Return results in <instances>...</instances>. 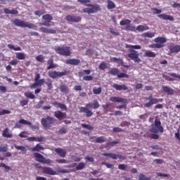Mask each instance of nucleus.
I'll return each mask as SVG.
<instances>
[{
    "label": "nucleus",
    "instance_id": "nucleus-45",
    "mask_svg": "<svg viewBox=\"0 0 180 180\" xmlns=\"http://www.w3.org/2000/svg\"><path fill=\"white\" fill-rule=\"evenodd\" d=\"M46 85L47 86L48 89L50 90L53 89V82L50 79H47V82H46Z\"/></svg>",
    "mask_w": 180,
    "mask_h": 180
},
{
    "label": "nucleus",
    "instance_id": "nucleus-47",
    "mask_svg": "<svg viewBox=\"0 0 180 180\" xmlns=\"http://www.w3.org/2000/svg\"><path fill=\"white\" fill-rule=\"evenodd\" d=\"M85 168V163L80 162L76 167L77 171H81V169H84Z\"/></svg>",
    "mask_w": 180,
    "mask_h": 180
},
{
    "label": "nucleus",
    "instance_id": "nucleus-6",
    "mask_svg": "<svg viewBox=\"0 0 180 180\" xmlns=\"http://www.w3.org/2000/svg\"><path fill=\"white\" fill-rule=\"evenodd\" d=\"M68 74H70V71L67 70H64L63 72H57L54 70L49 71L48 72L49 77H50V78H53V79L56 78H61V77H65V75H68Z\"/></svg>",
    "mask_w": 180,
    "mask_h": 180
},
{
    "label": "nucleus",
    "instance_id": "nucleus-42",
    "mask_svg": "<svg viewBox=\"0 0 180 180\" xmlns=\"http://www.w3.org/2000/svg\"><path fill=\"white\" fill-rule=\"evenodd\" d=\"M106 141V139L105 136H98L96 139V143H105Z\"/></svg>",
    "mask_w": 180,
    "mask_h": 180
},
{
    "label": "nucleus",
    "instance_id": "nucleus-63",
    "mask_svg": "<svg viewBox=\"0 0 180 180\" xmlns=\"http://www.w3.org/2000/svg\"><path fill=\"white\" fill-rule=\"evenodd\" d=\"M36 83L37 84L38 86H42V85L44 84V79H41L39 80H37Z\"/></svg>",
    "mask_w": 180,
    "mask_h": 180
},
{
    "label": "nucleus",
    "instance_id": "nucleus-18",
    "mask_svg": "<svg viewBox=\"0 0 180 180\" xmlns=\"http://www.w3.org/2000/svg\"><path fill=\"white\" fill-rule=\"evenodd\" d=\"M54 116L58 120H63V119H65L66 114L60 110H57L54 112Z\"/></svg>",
    "mask_w": 180,
    "mask_h": 180
},
{
    "label": "nucleus",
    "instance_id": "nucleus-16",
    "mask_svg": "<svg viewBox=\"0 0 180 180\" xmlns=\"http://www.w3.org/2000/svg\"><path fill=\"white\" fill-rule=\"evenodd\" d=\"M112 88H114V89H115V91H127L129 89V88L127 87V86H126V84H114L112 85Z\"/></svg>",
    "mask_w": 180,
    "mask_h": 180
},
{
    "label": "nucleus",
    "instance_id": "nucleus-24",
    "mask_svg": "<svg viewBox=\"0 0 180 180\" xmlns=\"http://www.w3.org/2000/svg\"><path fill=\"white\" fill-rule=\"evenodd\" d=\"M2 136L3 137H6V139H12V137H13V135L9 133V128L4 129V130L2 132Z\"/></svg>",
    "mask_w": 180,
    "mask_h": 180
},
{
    "label": "nucleus",
    "instance_id": "nucleus-59",
    "mask_svg": "<svg viewBox=\"0 0 180 180\" xmlns=\"http://www.w3.org/2000/svg\"><path fill=\"white\" fill-rule=\"evenodd\" d=\"M37 61H39V63H43L44 61V58L42 55H39L36 57Z\"/></svg>",
    "mask_w": 180,
    "mask_h": 180
},
{
    "label": "nucleus",
    "instance_id": "nucleus-55",
    "mask_svg": "<svg viewBox=\"0 0 180 180\" xmlns=\"http://www.w3.org/2000/svg\"><path fill=\"white\" fill-rule=\"evenodd\" d=\"M19 123H20L21 124H32V122H30V121H27L23 119L20 120Z\"/></svg>",
    "mask_w": 180,
    "mask_h": 180
},
{
    "label": "nucleus",
    "instance_id": "nucleus-48",
    "mask_svg": "<svg viewBox=\"0 0 180 180\" xmlns=\"http://www.w3.org/2000/svg\"><path fill=\"white\" fill-rule=\"evenodd\" d=\"M34 13L36 16H41V15H44V13H46V11L45 10L36 11H34Z\"/></svg>",
    "mask_w": 180,
    "mask_h": 180
},
{
    "label": "nucleus",
    "instance_id": "nucleus-21",
    "mask_svg": "<svg viewBox=\"0 0 180 180\" xmlns=\"http://www.w3.org/2000/svg\"><path fill=\"white\" fill-rule=\"evenodd\" d=\"M34 157L35 158V161H37V162H41L43 164V162L44 161V156L39 153H34Z\"/></svg>",
    "mask_w": 180,
    "mask_h": 180
},
{
    "label": "nucleus",
    "instance_id": "nucleus-54",
    "mask_svg": "<svg viewBox=\"0 0 180 180\" xmlns=\"http://www.w3.org/2000/svg\"><path fill=\"white\" fill-rule=\"evenodd\" d=\"M94 79V77L92 75H86L83 77L84 81H92Z\"/></svg>",
    "mask_w": 180,
    "mask_h": 180
},
{
    "label": "nucleus",
    "instance_id": "nucleus-33",
    "mask_svg": "<svg viewBox=\"0 0 180 180\" xmlns=\"http://www.w3.org/2000/svg\"><path fill=\"white\" fill-rule=\"evenodd\" d=\"M107 8H108V9H115L116 8V5L115 4V3L112 1L108 0V4H107Z\"/></svg>",
    "mask_w": 180,
    "mask_h": 180
},
{
    "label": "nucleus",
    "instance_id": "nucleus-46",
    "mask_svg": "<svg viewBox=\"0 0 180 180\" xmlns=\"http://www.w3.org/2000/svg\"><path fill=\"white\" fill-rule=\"evenodd\" d=\"M93 93L94 94V95H100V94H102V88L98 87L97 89H94Z\"/></svg>",
    "mask_w": 180,
    "mask_h": 180
},
{
    "label": "nucleus",
    "instance_id": "nucleus-5",
    "mask_svg": "<svg viewBox=\"0 0 180 180\" xmlns=\"http://www.w3.org/2000/svg\"><path fill=\"white\" fill-rule=\"evenodd\" d=\"M13 24L15 26H18V27H28V29H34V24L29 23L18 18L13 20Z\"/></svg>",
    "mask_w": 180,
    "mask_h": 180
},
{
    "label": "nucleus",
    "instance_id": "nucleus-20",
    "mask_svg": "<svg viewBox=\"0 0 180 180\" xmlns=\"http://www.w3.org/2000/svg\"><path fill=\"white\" fill-rule=\"evenodd\" d=\"M39 31L42 32V33H49L51 34H56L57 31L53 29H48L44 27H41L39 28Z\"/></svg>",
    "mask_w": 180,
    "mask_h": 180
},
{
    "label": "nucleus",
    "instance_id": "nucleus-23",
    "mask_svg": "<svg viewBox=\"0 0 180 180\" xmlns=\"http://www.w3.org/2000/svg\"><path fill=\"white\" fill-rule=\"evenodd\" d=\"M47 70H51L53 68H56L57 65L54 64V60L52 58H50L49 60H47Z\"/></svg>",
    "mask_w": 180,
    "mask_h": 180
},
{
    "label": "nucleus",
    "instance_id": "nucleus-11",
    "mask_svg": "<svg viewBox=\"0 0 180 180\" xmlns=\"http://www.w3.org/2000/svg\"><path fill=\"white\" fill-rule=\"evenodd\" d=\"M42 19L45 20L44 22H41L40 26H46V27H50L51 26V20H53V16L50 14H46L42 16Z\"/></svg>",
    "mask_w": 180,
    "mask_h": 180
},
{
    "label": "nucleus",
    "instance_id": "nucleus-15",
    "mask_svg": "<svg viewBox=\"0 0 180 180\" xmlns=\"http://www.w3.org/2000/svg\"><path fill=\"white\" fill-rule=\"evenodd\" d=\"M81 60L79 59H68L65 60V64L68 65H79Z\"/></svg>",
    "mask_w": 180,
    "mask_h": 180
},
{
    "label": "nucleus",
    "instance_id": "nucleus-2",
    "mask_svg": "<svg viewBox=\"0 0 180 180\" xmlns=\"http://www.w3.org/2000/svg\"><path fill=\"white\" fill-rule=\"evenodd\" d=\"M100 106L101 105H99L98 100H94L93 103H89L86 105V107H80L79 112L80 113H86V117H91V116L94 115V112L89 110V108H92V109H98Z\"/></svg>",
    "mask_w": 180,
    "mask_h": 180
},
{
    "label": "nucleus",
    "instance_id": "nucleus-58",
    "mask_svg": "<svg viewBox=\"0 0 180 180\" xmlns=\"http://www.w3.org/2000/svg\"><path fill=\"white\" fill-rule=\"evenodd\" d=\"M43 105H44V101H40L38 102V103L35 105V108L37 109H40V108H41V106H43Z\"/></svg>",
    "mask_w": 180,
    "mask_h": 180
},
{
    "label": "nucleus",
    "instance_id": "nucleus-56",
    "mask_svg": "<svg viewBox=\"0 0 180 180\" xmlns=\"http://www.w3.org/2000/svg\"><path fill=\"white\" fill-rule=\"evenodd\" d=\"M56 162H58V164H67L68 161L65 159H56Z\"/></svg>",
    "mask_w": 180,
    "mask_h": 180
},
{
    "label": "nucleus",
    "instance_id": "nucleus-26",
    "mask_svg": "<svg viewBox=\"0 0 180 180\" xmlns=\"http://www.w3.org/2000/svg\"><path fill=\"white\" fill-rule=\"evenodd\" d=\"M169 50L170 53H179L180 51V45L177 46H169Z\"/></svg>",
    "mask_w": 180,
    "mask_h": 180
},
{
    "label": "nucleus",
    "instance_id": "nucleus-27",
    "mask_svg": "<svg viewBox=\"0 0 180 180\" xmlns=\"http://www.w3.org/2000/svg\"><path fill=\"white\" fill-rule=\"evenodd\" d=\"M15 57L17 60H25L26 59V54L22 52H17L15 53Z\"/></svg>",
    "mask_w": 180,
    "mask_h": 180
},
{
    "label": "nucleus",
    "instance_id": "nucleus-43",
    "mask_svg": "<svg viewBox=\"0 0 180 180\" xmlns=\"http://www.w3.org/2000/svg\"><path fill=\"white\" fill-rule=\"evenodd\" d=\"M67 128L62 127L58 131V134L59 136H63V134H65V133H67Z\"/></svg>",
    "mask_w": 180,
    "mask_h": 180
},
{
    "label": "nucleus",
    "instance_id": "nucleus-1",
    "mask_svg": "<svg viewBox=\"0 0 180 180\" xmlns=\"http://www.w3.org/2000/svg\"><path fill=\"white\" fill-rule=\"evenodd\" d=\"M149 131H150V133H154L150 135L151 139L153 140H158L160 139V136H158L157 133H158V131H160V133H164V127L161 125V121L156 119L154 124L150 126Z\"/></svg>",
    "mask_w": 180,
    "mask_h": 180
},
{
    "label": "nucleus",
    "instance_id": "nucleus-50",
    "mask_svg": "<svg viewBox=\"0 0 180 180\" xmlns=\"http://www.w3.org/2000/svg\"><path fill=\"white\" fill-rule=\"evenodd\" d=\"M139 180H151L150 177H146V175L141 174L139 175Z\"/></svg>",
    "mask_w": 180,
    "mask_h": 180
},
{
    "label": "nucleus",
    "instance_id": "nucleus-41",
    "mask_svg": "<svg viewBox=\"0 0 180 180\" xmlns=\"http://www.w3.org/2000/svg\"><path fill=\"white\" fill-rule=\"evenodd\" d=\"M116 144H120V141L117 140V141H113L109 142L107 143V146H108L110 147H115V146H116Z\"/></svg>",
    "mask_w": 180,
    "mask_h": 180
},
{
    "label": "nucleus",
    "instance_id": "nucleus-29",
    "mask_svg": "<svg viewBox=\"0 0 180 180\" xmlns=\"http://www.w3.org/2000/svg\"><path fill=\"white\" fill-rule=\"evenodd\" d=\"M150 30V27L146 25H138L136 27V30H138V32H144V30Z\"/></svg>",
    "mask_w": 180,
    "mask_h": 180
},
{
    "label": "nucleus",
    "instance_id": "nucleus-35",
    "mask_svg": "<svg viewBox=\"0 0 180 180\" xmlns=\"http://www.w3.org/2000/svg\"><path fill=\"white\" fill-rule=\"evenodd\" d=\"M130 23H131V20L129 19L122 20L120 22V26H124V25L128 26L129 25H130Z\"/></svg>",
    "mask_w": 180,
    "mask_h": 180
},
{
    "label": "nucleus",
    "instance_id": "nucleus-57",
    "mask_svg": "<svg viewBox=\"0 0 180 180\" xmlns=\"http://www.w3.org/2000/svg\"><path fill=\"white\" fill-rule=\"evenodd\" d=\"M118 168L121 169V171H126V168H127V165L125 164H120L118 165Z\"/></svg>",
    "mask_w": 180,
    "mask_h": 180
},
{
    "label": "nucleus",
    "instance_id": "nucleus-60",
    "mask_svg": "<svg viewBox=\"0 0 180 180\" xmlns=\"http://www.w3.org/2000/svg\"><path fill=\"white\" fill-rule=\"evenodd\" d=\"M54 162L53 160L50 159H46V158H44V162H42V164H53Z\"/></svg>",
    "mask_w": 180,
    "mask_h": 180
},
{
    "label": "nucleus",
    "instance_id": "nucleus-38",
    "mask_svg": "<svg viewBox=\"0 0 180 180\" xmlns=\"http://www.w3.org/2000/svg\"><path fill=\"white\" fill-rule=\"evenodd\" d=\"M24 95L26 98H29V99H35L36 98V96H34V94H33V93H32V92H25L24 94Z\"/></svg>",
    "mask_w": 180,
    "mask_h": 180
},
{
    "label": "nucleus",
    "instance_id": "nucleus-10",
    "mask_svg": "<svg viewBox=\"0 0 180 180\" xmlns=\"http://www.w3.org/2000/svg\"><path fill=\"white\" fill-rule=\"evenodd\" d=\"M65 20L70 23H78L82 20V17L79 15H68L65 16Z\"/></svg>",
    "mask_w": 180,
    "mask_h": 180
},
{
    "label": "nucleus",
    "instance_id": "nucleus-53",
    "mask_svg": "<svg viewBox=\"0 0 180 180\" xmlns=\"http://www.w3.org/2000/svg\"><path fill=\"white\" fill-rule=\"evenodd\" d=\"M0 168H4L6 169V171H9L11 170V167L7 166L5 163H0Z\"/></svg>",
    "mask_w": 180,
    "mask_h": 180
},
{
    "label": "nucleus",
    "instance_id": "nucleus-62",
    "mask_svg": "<svg viewBox=\"0 0 180 180\" xmlns=\"http://www.w3.org/2000/svg\"><path fill=\"white\" fill-rule=\"evenodd\" d=\"M8 151V146H0V153H6Z\"/></svg>",
    "mask_w": 180,
    "mask_h": 180
},
{
    "label": "nucleus",
    "instance_id": "nucleus-25",
    "mask_svg": "<svg viewBox=\"0 0 180 180\" xmlns=\"http://www.w3.org/2000/svg\"><path fill=\"white\" fill-rule=\"evenodd\" d=\"M110 102H118L120 103L122 102V103H124L126 102V99L122 98V97H111L110 98Z\"/></svg>",
    "mask_w": 180,
    "mask_h": 180
},
{
    "label": "nucleus",
    "instance_id": "nucleus-34",
    "mask_svg": "<svg viewBox=\"0 0 180 180\" xmlns=\"http://www.w3.org/2000/svg\"><path fill=\"white\" fill-rule=\"evenodd\" d=\"M120 73V70L117 68H112L109 72V74H111V75L118 76Z\"/></svg>",
    "mask_w": 180,
    "mask_h": 180
},
{
    "label": "nucleus",
    "instance_id": "nucleus-31",
    "mask_svg": "<svg viewBox=\"0 0 180 180\" xmlns=\"http://www.w3.org/2000/svg\"><path fill=\"white\" fill-rule=\"evenodd\" d=\"M59 89H60V92L65 93V94H68V92L70 91V89H68V86H67L64 84L60 85L59 87Z\"/></svg>",
    "mask_w": 180,
    "mask_h": 180
},
{
    "label": "nucleus",
    "instance_id": "nucleus-17",
    "mask_svg": "<svg viewBox=\"0 0 180 180\" xmlns=\"http://www.w3.org/2000/svg\"><path fill=\"white\" fill-rule=\"evenodd\" d=\"M55 153H57L58 155L61 158H65V156L67 155V151L61 148H56Z\"/></svg>",
    "mask_w": 180,
    "mask_h": 180
},
{
    "label": "nucleus",
    "instance_id": "nucleus-44",
    "mask_svg": "<svg viewBox=\"0 0 180 180\" xmlns=\"http://www.w3.org/2000/svg\"><path fill=\"white\" fill-rule=\"evenodd\" d=\"M125 30H129L130 32H136V30H136V27L131 26L129 24V25H126Z\"/></svg>",
    "mask_w": 180,
    "mask_h": 180
},
{
    "label": "nucleus",
    "instance_id": "nucleus-36",
    "mask_svg": "<svg viewBox=\"0 0 180 180\" xmlns=\"http://www.w3.org/2000/svg\"><path fill=\"white\" fill-rule=\"evenodd\" d=\"M155 36V34L153 32H145L142 34V37H148V39H153Z\"/></svg>",
    "mask_w": 180,
    "mask_h": 180
},
{
    "label": "nucleus",
    "instance_id": "nucleus-14",
    "mask_svg": "<svg viewBox=\"0 0 180 180\" xmlns=\"http://www.w3.org/2000/svg\"><path fill=\"white\" fill-rule=\"evenodd\" d=\"M162 89L165 94H167V95L172 96L175 94V90L171 89V87H169L168 86H162Z\"/></svg>",
    "mask_w": 180,
    "mask_h": 180
},
{
    "label": "nucleus",
    "instance_id": "nucleus-49",
    "mask_svg": "<svg viewBox=\"0 0 180 180\" xmlns=\"http://www.w3.org/2000/svg\"><path fill=\"white\" fill-rule=\"evenodd\" d=\"M82 127L86 129V130H94V127L86 124H82Z\"/></svg>",
    "mask_w": 180,
    "mask_h": 180
},
{
    "label": "nucleus",
    "instance_id": "nucleus-22",
    "mask_svg": "<svg viewBox=\"0 0 180 180\" xmlns=\"http://www.w3.org/2000/svg\"><path fill=\"white\" fill-rule=\"evenodd\" d=\"M53 106H55L56 108H59L60 109H62L63 110H68L67 105L65 104H63L60 103H58L57 101L52 103Z\"/></svg>",
    "mask_w": 180,
    "mask_h": 180
},
{
    "label": "nucleus",
    "instance_id": "nucleus-8",
    "mask_svg": "<svg viewBox=\"0 0 180 180\" xmlns=\"http://www.w3.org/2000/svg\"><path fill=\"white\" fill-rule=\"evenodd\" d=\"M129 53L128 54V57L134 61V63H141V59L139 58V52L134 49H129Z\"/></svg>",
    "mask_w": 180,
    "mask_h": 180
},
{
    "label": "nucleus",
    "instance_id": "nucleus-9",
    "mask_svg": "<svg viewBox=\"0 0 180 180\" xmlns=\"http://www.w3.org/2000/svg\"><path fill=\"white\" fill-rule=\"evenodd\" d=\"M102 155H103V157H110V158H112V160H117V158H119V160H127V156L126 155H116V153H102Z\"/></svg>",
    "mask_w": 180,
    "mask_h": 180
},
{
    "label": "nucleus",
    "instance_id": "nucleus-19",
    "mask_svg": "<svg viewBox=\"0 0 180 180\" xmlns=\"http://www.w3.org/2000/svg\"><path fill=\"white\" fill-rule=\"evenodd\" d=\"M158 18H160V19H162L163 20H170V22H174V20L172 15H169L167 14H160L158 15Z\"/></svg>",
    "mask_w": 180,
    "mask_h": 180
},
{
    "label": "nucleus",
    "instance_id": "nucleus-7",
    "mask_svg": "<svg viewBox=\"0 0 180 180\" xmlns=\"http://www.w3.org/2000/svg\"><path fill=\"white\" fill-rule=\"evenodd\" d=\"M56 120L53 117L48 116L46 118H41V123L44 129H50L51 124H54Z\"/></svg>",
    "mask_w": 180,
    "mask_h": 180
},
{
    "label": "nucleus",
    "instance_id": "nucleus-40",
    "mask_svg": "<svg viewBox=\"0 0 180 180\" xmlns=\"http://www.w3.org/2000/svg\"><path fill=\"white\" fill-rule=\"evenodd\" d=\"M99 70H106L108 68V63L106 62H101L98 66Z\"/></svg>",
    "mask_w": 180,
    "mask_h": 180
},
{
    "label": "nucleus",
    "instance_id": "nucleus-52",
    "mask_svg": "<svg viewBox=\"0 0 180 180\" xmlns=\"http://www.w3.org/2000/svg\"><path fill=\"white\" fill-rule=\"evenodd\" d=\"M117 78H129V75L120 72V73H118Z\"/></svg>",
    "mask_w": 180,
    "mask_h": 180
},
{
    "label": "nucleus",
    "instance_id": "nucleus-3",
    "mask_svg": "<svg viewBox=\"0 0 180 180\" xmlns=\"http://www.w3.org/2000/svg\"><path fill=\"white\" fill-rule=\"evenodd\" d=\"M80 4H84L85 6H89L90 8H85L83 9L84 13H96V12L101 11V6L99 5H94L91 3V0H77Z\"/></svg>",
    "mask_w": 180,
    "mask_h": 180
},
{
    "label": "nucleus",
    "instance_id": "nucleus-13",
    "mask_svg": "<svg viewBox=\"0 0 180 180\" xmlns=\"http://www.w3.org/2000/svg\"><path fill=\"white\" fill-rule=\"evenodd\" d=\"M42 172L46 175H57V172L54 171L51 167H44L42 168Z\"/></svg>",
    "mask_w": 180,
    "mask_h": 180
},
{
    "label": "nucleus",
    "instance_id": "nucleus-37",
    "mask_svg": "<svg viewBox=\"0 0 180 180\" xmlns=\"http://www.w3.org/2000/svg\"><path fill=\"white\" fill-rule=\"evenodd\" d=\"M156 56H157V54H155V53H154L151 51H147L144 55L145 57H150V58H151V57L154 58Z\"/></svg>",
    "mask_w": 180,
    "mask_h": 180
},
{
    "label": "nucleus",
    "instance_id": "nucleus-39",
    "mask_svg": "<svg viewBox=\"0 0 180 180\" xmlns=\"http://www.w3.org/2000/svg\"><path fill=\"white\" fill-rule=\"evenodd\" d=\"M14 147H15V148H16V150H20L21 151H22L23 154H26L27 150H26V148H25V146L14 145Z\"/></svg>",
    "mask_w": 180,
    "mask_h": 180
},
{
    "label": "nucleus",
    "instance_id": "nucleus-30",
    "mask_svg": "<svg viewBox=\"0 0 180 180\" xmlns=\"http://www.w3.org/2000/svg\"><path fill=\"white\" fill-rule=\"evenodd\" d=\"M41 150H44V148L40 144L37 143L34 148L31 149V151L34 153L35 151L39 152Z\"/></svg>",
    "mask_w": 180,
    "mask_h": 180
},
{
    "label": "nucleus",
    "instance_id": "nucleus-64",
    "mask_svg": "<svg viewBox=\"0 0 180 180\" xmlns=\"http://www.w3.org/2000/svg\"><path fill=\"white\" fill-rule=\"evenodd\" d=\"M147 117H148V114H147V113L141 115L139 116V118L141 119L142 120H146V119H147Z\"/></svg>",
    "mask_w": 180,
    "mask_h": 180
},
{
    "label": "nucleus",
    "instance_id": "nucleus-61",
    "mask_svg": "<svg viewBox=\"0 0 180 180\" xmlns=\"http://www.w3.org/2000/svg\"><path fill=\"white\" fill-rule=\"evenodd\" d=\"M84 160L85 161H89V162H94V161H95V159H94V158L89 156H86L84 158Z\"/></svg>",
    "mask_w": 180,
    "mask_h": 180
},
{
    "label": "nucleus",
    "instance_id": "nucleus-32",
    "mask_svg": "<svg viewBox=\"0 0 180 180\" xmlns=\"http://www.w3.org/2000/svg\"><path fill=\"white\" fill-rule=\"evenodd\" d=\"M164 46L165 45L163 44H152L149 45V47L150 49H162Z\"/></svg>",
    "mask_w": 180,
    "mask_h": 180
},
{
    "label": "nucleus",
    "instance_id": "nucleus-4",
    "mask_svg": "<svg viewBox=\"0 0 180 180\" xmlns=\"http://www.w3.org/2000/svg\"><path fill=\"white\" fill-rule=\"evenodd\" d=\"M55 51L56 54H59L60 56H65V57H70L71 56L70 46H57L55 48Z\"/></svg>",
    "mask_w": 180,
    "mask_h": 180
},
{
    "label": "nucleus",
    "instance_id": "nucleus-51",
    "mask_svg": "<svg viewBox=\"0 0 180 180\" xmlns=\"http://www.w3.org/2000/svg\"><path fill=\"white\" fill-rule=\"evenodd\" d=\"M151 11L153 12V15H160L162 12V11L157 8H151Z\"/></svg>",
    "mask_w": 180,
    "mask_h": 180
},
{
    "label": "nucleus",
    "instance_id": "nucleus-12",
    "mask_svg": "<svg viewBox=\"0 0 180 180\" xmlns=\"http://www.w3.org/2000/svg\"><path fill=\"white\" fill-rule=\"evenodd\" d=\"M146 101H149V102L144 104L145 108H151L153 105H155L156 103H158V102H160V99L154 98L153 95H150L148 98H146Z\"/></svg>",
    "mask_w": 180,
    "mask_h": 180
},
{
    "label": "nucleus",
    "instance_id": "nucleus-28",
    "mask_svg": "<svg viewBox=\"0 0 180 180\" xmlns=\"http://www.w3.org/2000/svg\"><path fill=\"white\" fill-rule=\"evenodd\" d=\"M155 43H161V44L167 41V38L162 37H158L154 39Z\"/></svg>",
    "mask_w": 180,
    "mask_h": 180
}]
</instances>
